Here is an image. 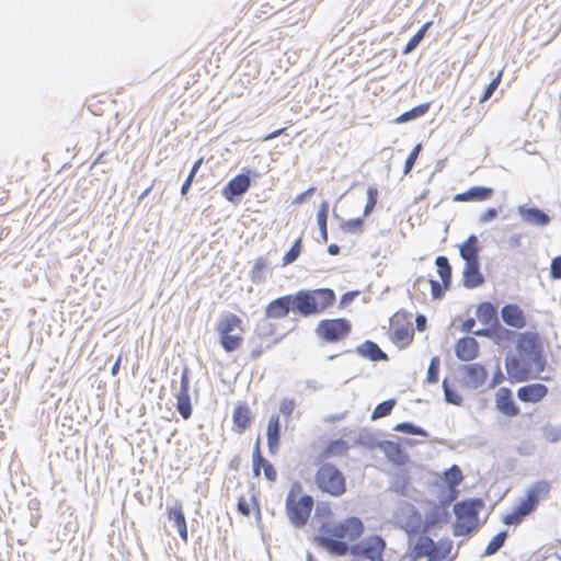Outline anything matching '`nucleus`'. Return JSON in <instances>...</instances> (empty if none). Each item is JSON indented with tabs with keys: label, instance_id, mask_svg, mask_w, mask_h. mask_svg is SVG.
<instances>
[{
	"label": "nucleus",
	"instance_id": "f257e3e1",
	"mask_svg": "<svg viewBox=\"0 0 561 561\" xmlns=\"http://www.w3.org/2000/svg\"><path fill=\"white\" fill-rule=\"evenodd\" d=\"M336 300L332 288L299 289L272 299L264 309L266 319H283L289 313L309 318L323 313Z\"/></svg>",
	"mask_w": 561,
	"mask_h": 561
},
{
	"label": "nucleus",
	"instance_id": "a18cd8bd",
	"mask_svg": "<svg viewBox=\"0 0 561 561\" xmlns=\"http://www.w3.org/2000/svg\"><path fill=\"white\" fill-rule=\"evenodd\" d=\"M243 342V337L240 334H219V343L227 353L237 351Z\"/></svg>",
	"mask_w": 561,
	"mask_h": 561
},
{
	"label": "nucleus",
	"instance_id": "58836bf2",
	"mask_svg": "<svg viewBox=\"0 0 561 561\" xmlns=\"http://www.w3.org/2000/svg\"><path fill=\"white\" fill-rule=\"evenodd\" d=\"M270 319H261L254 329V335L249 339L248 343L252 344L256 340L268 337L274 334L276 327L272 322L268 321Z\"/></svg>",
	"mask_w": 561,
	"mask_h": 561
},
{
	"label": "nucleus",
	"instance_id": "ea45409f",
	"mask_svg": "<svg viewBox=\"0 0 561 561\" xmlns=\"http://www.w3.org/2000/svg\"><path fill=\"white\" fill-rule=\"evenodd\" d=\"M442 388L444 392V400L446 401V403L456 407H460L463 403L462 396L458 392L454 385L449 383L448 378L443 379Z\"/></svg>",
	"mask_w": 561,
	"mask_h": 561
},
{
	"label": "nucleus",
	"instance_id": "69168bd1",
	"mask_svg": "<svg viewBox=\"0 0 561 561\" xmlns=\"http://www.w3.org/2000/svg\"><path fill=\"white\" fill-rule=\"evenodd\" d=\"M410 484V478L407 473H400L394 478L393 489L397 493L405 495L407 488Z\"/></svg>",
	"mask_w": 561,
	"mask_h": 561
},
{
	"label": "nucleus",
	"instance_id": "e2e57ef3",
	"mask_svg": "<svg viewBox=\"0 0 561 561\" xmlns=\"http://www.w3.org/2000/svg\"><path fill=\"white\" fill-rule=\"evenodd\" d=\"M457 495V491L453 490L451 488H447L446 490H440L438 493V504H435L436 506H442L447 510H449V505L454 501V499Z\"/></svg>",
	"mask_w": 561,
	"mask_h": 561
},
{
	"label": "nucleus",
	"instance_id": "338daca9",
	"mask_svg": "<svg viewBox=\"0 0 561 561\" xmlns=\"http://www.w3.org/2000/svg\"><path fill=\"white\" fill-rule=\"evenodd\" d=\"M191 388V370L187 366H184L181 370L180 377V389L178 393H190Z\"/></svg>",
	"mask_w": 561,
	"mask_h": 561
},
{
	"label": "nucleus",
	"instance_id": "20e7f679",
	"mask_svg": "<svg viewBox=\"0 0 561 561\" xmlns=\"http://www.w3.org/2000/svg\"><path fill=\"white\" fill-rule=\"evenodd\" d=\"M317 488L333 497L342 496L346 490V479L343 472L332 462H322L314 474Z\"/></svg>",
	"mask_w": 561,
	"mask_h": 561
},
{
	"label": "nucleus",
	"instance_id": "7ed1b4c3",
	"mask_svg": "<svg viewBox=\"0 0 561 561\" xmlns=\"http://www.w3.org/2000/svg\"><path fill=\"white\" fill-rule=\"evenodd\" d=\"M387 542L380 535L367 536L352 545L339 542L340 557L351 554L354 559L360 558L368 561H385L383 551Z\"/></svg>",
	"mask_w": 561,
	"mask_h": 561
},
{
	"label": "nucleus",
	"instance_id": "4468645a",
	"mask_svg": "<svg viewBox=\"0 0 561 561\" xmlns=\"http://www.w3.org/2000/svg\"><path fill=\"white\" fill-rule=\"evenodd\" d=\"M495 408L507 417H515L520 413V408L514 400L513 391L507 387H501L496 391Z\"/></svg>",
	"mask_w": 561,
	"mask_h": 561
},
{
	"label": "nucleus",
	"instance_id": "13d9d810",
	"mask_svg": "<svg viewBox=\"0 0 561 561\" xmlns=\"http://www.w3.org/2000/svg\"><path fill=\"white\" fill-rule=\"evenodd\" d=\"M435 265L437 268V274L440 278L453 276V267L447 256L437 255L435 259Z\"/></svg>",
	"mask_w": 561,
	"mask_h": 561
},
{
	"label": "nucleus",
	"instance_id": "c03bdc74",
	"mask_svg": "<svg viewBox=\"0 0 561 561\" xmlns=\"http://www.w3.org/2000/svg\"><path fill=\"white\" fill-rule=\"evenodd\" d=\"M270 460H267L265 457L261 454V443L260 437H257L253 449H252V473L253 477L257 478L261 474V469Z\"/></svg>",
	"mask_w": 561,
	"mask_h": 561
},
{
	"label": "nucleus",
	"instance_id": "7c9ffc66",
	"mask_svg": "<svg viewBox=\"0 0 561 561\" xmlns=\"http://www.w3.org/2000/svg\"><path fill=\"white\" fill-rule=\"evenodd\" d=\"M272 270L268 261L264 256H259L252 270L250 271V279L253 284H263L266 280L265 273Z\"/></svg>",
	"mask_w": 561,
	"mask_h": 561
},
{
	"label": "nucleus",
	"instance_id": "9b49d317",
	"mask_svg": "<svg viewBox=\"0 0 561 561\" xmlns=\"http://www.w3.org/2000/svg\"><path fill=\"white\" fill-rule=\"evenodd\" d=\"M461 371V383L468 389H478L482 387L488 379V370L480 363H468L459 367Z\"/></svg>",
	"mask_w": 561,
	"mask_h": 561
},
{
	"label": "nucleus",
	"instance_id": "79ce46f5",
	"mask_svg": "<svg viewBox=\"0 0 561 561\" xmlns=\"http://www.w3.org/2000/svg\"><path fill=\"white\" fill-rule=\"evenodd\" d=\"M333 216L336 219L341 220L340 228H341V230L343 232H346V233H359L364 229V225H365L364 218L365 217H363V216L362 217L352 218V219H348V220H344V219L340 218L339 215L335 211H333Z\"/></svg>",
	"mask_w": 561,
	"mask_h": 561
},
{
	"label": "nucleus",
	"instance_id": "2f4dec72",
	"mask_svg": "<svg viewBox=\"0 0 561 561\" xmlns=\"http://www.w3.org/2000/svg\"><path fill=\"white\" fill-rule=\"evenodd\" d=\"M431 103H422L412 108L403 112L399 116L393 119L396 124H403L408 122H413L417 118L423 117L430 110Z\"/></svg>",
	"mask_w": 561,
	"mask_h": 561
},
{
	"label": "nucleus",
	"instance_id": "cd10ccee",
	"mask_svg": "<svg viewBox=\"0 0 561 561\" xmlns=\"http://www.w3.org/2000/svg\"><path fill=\"white\" fill-rule=\"evenodd\" d=\"M481 249L478 237L471 233L459 247V255L462 260H479Z\"/></svg>",
	"mask_w": 561,
	"mask_h": 561
},
{
	"label": "nucleus",
	"instance_id": "412c9836",
	"mask_svg": "<svg viewBox=\"0 0 561 561\" xmlns=\"http://www.w3.org/2000/svg\"><path fill=\"white\" fill-rule=\"evenodd\" d=\"M404 523L402 524V529L407 533V535L411 538L414 534H419L423 531L424 522L420 511L412 503H405Z\"/></svg>",
	"mask_w": 561,
	"mask_h": 561
},
{
	"label": "nucleus",
	"instance_id": "4be33fe9",
	"mask_svg": "<svg viewBox=\"0 0 561 561\" xmlns=\"http://www.w3.org/2000/svg\"><path fill=\"white\" fill-rule=\"evenodd\" d=\"M252 419V411L247 403L239 402L236 404L232 411V423L237 433H244L251 426Z\"/></svg>",
	"mask_w": 561,
	"mask_h": 561
},
{
	"label": "nucleus",
	"instance_id": "bb28decb",
	"mask_svg": "<svg viewBox=\"0 0 561 561\" xmlns=\"http://www.w3.org/2000/svg\"><path fill=\"white\" fill-rule=\"evenodd\" d=\"M350 449V444L343 438L331 439L319 454V458L328 459L344 456Z\"/></svg>",
	"mask_w": 561,
	"mask_h": 561
},
{
	"label": "nucleus",
	"instance_id": "5701e85b",
	"mask_svg": "<svg viewBox=\"0 0 561 561\" xmlns=\"http://www.w3.org/2000/svg\"><path fill=\"white\" fill-rule=\"evenodd\" d=\"M282 436V423L278 414H273L267 423L266 438L267 449L271 455H275L279 449Z\"/></svg>",
	"mask_w": 561,
	"mask_h": 561
},
{
	"label": "nucleus",
	"instance_id": "e433bc0d",
	"mask_svg": "<svg viewBox=\"0 0 561 561\" xmlns=\"http://www.w3.org/2000/svg\"><path fill=\"white\" fill-rule=\"evenodd\" d=\"M393 431L405 434V435L421 436L423 438L430 437V433L427 430H425L424 427L416 425L410 421L397 423L393 426Z\"/></svg>",
	"mask_w": 561,
	"mask_h": 561
},
{
	"label": "nucleus",
	"instance_id": "680f3d73",
	"mask_svg": "<svg viewBox=\"0 0 561 561\" xmlns=\"http://www.w3.org/2000/svg\"><path fill=\"white\" fill-rule=\"evenodd\" d=\"M542 434L548 442L558 443L561 440V425H545Z\"/></svg>",
	"mask_w": 561,
	"mask_h": 561
},
{
	"label": "nucleus",
	"instance_id": "f03ea898",
	"mask_svg": "<svg viewBox=\"0 0 561 561\" xmlns=\"http://www.w3.org/2000/svg\"><path fill=\"white\" fill-rule=\"evenodd\" d=\"M319 534L314 536V542L324 548L330 554L340 557L339 542L355 541L362 537L365 530L363 520L357 516H350L342 522H323L319 526Z\"/></svg>",
	"mask_w": 561,
	"mask_h": 561
},
{
	"label": "nucleus",
	"instance_id": "aec40b11",
	"mask_svg": "<svg viewBox=\"0 0 561 561\" xmlns=\"http://www.w3.org/2000/svg\"><path fill=\"white\" fill-rule=\"evenodd\" d=\"M379 449L382 451L386 459L396 466H404L409 460L408 453L399 442L383 439L381 440Z\"/></svg>",
	"mask_w": 561,
	"mask_h": 561
},
{
	"label": "nucleus",
	"instance_id": "a19ab883",
	"mask_svg": "<svg viewBox=\"0 0 561 561\" xmlns=\"http://www.w3.org/2000/svg\"><path fill=\"white\" fill-rule=\"evenodd\" d=\"M176 411L183 420H188L193 414V405L190 393H176Z\"/></svg>",
	"mask_w": 561,
	"mask_h": 561
},
{
	"label": "nucleus",
	"instance_id": "de8ad7c7",
	"mask_svg": "<svg viewBox=\"0 0 561 561\" xmlns=\"http://www.w3.org/2000/svg\"><path fill=\"white\" fill-rule=\"evenodd\" d=\"M426 283H430L431 294H432V298L434 300H439V299H442L445 296V290L440 286V283L437 279H434V278H430L428 280H426L425 277L420 276L415 280L413 287H414V289H416V288L420 289L421 286L425 285Z\"/></svg>",
	"mask_w": 561,
	"mask_h": 561
},
{
	"label": "nucleus",
	"instance_id": "a211bd4d",
	"mask_svg": "<svg viewBox=\"0 0 561 561\" xmlns=\"http://www.w3.org/2000/svg\"><path fill=\"white\" fill-rule=\"evenodd\" d=\"M455 356L465 363L476 359L479 356V342L469 335L459 337L455 344Z\"/></svg>",
	"mask_w": 561,
	"mask_h": 561
},
{
	"label": "nucleus",
	"instance_id": "c85d7f7f",
	"mask_svg": "<svg viewBox=\"0 0 561 561\" xmlns=\"http://www.w3.org/2000/svg\"><path fill=\"white\" fill-rule=\"evenodd\" d=\"M533 512L528 510V507L519 501V503L513 508L512 512L503 515L502 523L507 526H517L519 525L524 518L530 515Z\"/></svg>",
	"mask_w": 561,
	"mask_h": 561
},
{
	"label": "nucleus",
	"instance_id": "423d86ee",
	"mask_svg": "<svg viewBox=\"0 0 561 561\" xmlns=\"http://www.w3.org/2000/svg\"><path fill=\"white\" fill-rule=\"evenodd\" d=\"M351 332L352 322L346 318L322 319L314 329L316 335L329 344L343 341Z\"/></svg>",
	"mask_w": 561,
	"mask_h": 561
},
{
	"label": "nucleus",
	"instance_id": "a878e982",
	"mask_svg": "<svg viewBox=\"0 0 561 561\" xmlns=\"http://www.w3.org/2000/svg\"><path fill=\"white\" fill-rule=\"evenodd\" d=\"M434 546V540L425 535L422 534L417 538L416 542L413 545V547L409 551V558L411 561H416L417 559L422 557H426L428 559V553H431L432 547Z\"/></svg>",
	"mask_w": 561,
	"mask_h": 561
},
{
	"label": "nucleus",
	"instance_id": "f704fd0d",
	"mask_svg": "<svg viewBox=\"0 0 561 561\" xmlns=\"http://www.w3.org/2000/svg\"><path fill=\"white\" fill-rule=\"evenodd\" d=\"M508 538V530L504 529L494 535L486 545L482 557H491L497 553L505 545Z\"/></svg>",
	"mask_w": 561,
	"mask_h": 561
},
{
	"label": "nucleus",
	"instance_id": "774afa93",
	"mask_svg": "<svg viewBox=\"0 0 561 561\" xmlns=\"http://www.w3.org/2000/svg\"><path fill=\"white\" fill-rule=\"evenodd\" d=\"M550 277L552 279H561V255H557L551 260Z\"/></svg>",
	"mask_w": 561,
	"mask_h": 561
},
{
	"label": "nucleus",
	"instance_id": "3c124183",
	"mask_svg": "<svg viewBox=\"0 0 561 561\" xmlns=\"http://www.w3.org/2000/svg\"><path fill=\"white\" fill-rule=\"evenodd\" d=\"M167 516L169 522H172L175 528L186 524L182 504L178 502L173 506L167 507Z\"/></svg>",
	"mask_w": 561,
	"mask_h": 561
},
{
	"label": "nucleus",
	"instance_id": "ddd939ff",
	"mask_svg": "<svg viewBox=\"0 0 561 561\" xmlns=\"http://www.w3.org/2000/svg\"><path fill=\"white\" fill-rule=\"evenodd\" d=\"M355 352L359 357L369 362H388V354L373 340H365L358 344L355 350H345L341 354Z\"/></svg>",
	"mask_w": 561,
	"mask_h": 561
},
{
	"label": "nucleus",
	"instance_id": "5fc2aeb1",
	"mask_svg": "<svg viewBox=\"0 0 561 561\" xmlns=\"http://www.w3.org/2000/svg\"><path fill=\"white\" fill-rule=\"evenodd\" d=\"M439 368H440V358L439 356H433L430 360L427 371H426V381L431 385L437 383L439 380Z\"/></svg>",
	"mask_w": 561,
	"mask_h": 561
},
{
	"label": "nucleus",
	"instance_id": "8fccbe9b",
	"mask_svg": "<svg viewBox=\"0 0 561 561\" xmlns=\"http://www.w3.org/2000/svg\"><path fill=\"white\" fill-rule=\"evenodd\" d=\"M302 251V237L297 238L282 259V266H287L297 261Z\"/></svg>",
	"mask_w": 561,
	"mask_h": 561
},
{
	"label": "nucleus",
	"instance_id": "393cba45",
	"mask_svg": "<svg viewBox=\"0 0 561 561\" xmlns=\"http://www.w3.org/2000/svg\"><path fill=\"white\" fill-rule=\"evenodd\" d=\"M477 319L482 324L495 325L499 321L497 307L491 301H482L476 310Z\"/></svg>",
	"mask_w": 561,
	"mask_h": 561
},
{
	"label": "nucleus",
	"instance_id": "09e8293b",
	"mask_svg": "<svg viewBox=\"0 0 561 561\" xmlns=\"http://www.w3.org/2000/svg\"><path fill=\"white\" fill-rule=\"evenodd\" d=\"M396 404H397V399L396 398H390V399H387V400L378 403L375 407V409H374V411H373V413L370 415V419L373 421H375V420H378V419L386 417V416L390 415L392 410H393V408L396 407Z\"/></svg>",
	"mask_w": 561,
	"mask_h": 561
},
{
	"label": "nucleus",
	"instance_id": "c756f323",
	"mask_svg": "<svg viewBox=\"0 0 561 561\" xmlns=\"http://www.w3.org/2000/svg\"><path fill=\"white\" fill-rule=\"evenodd\" d=\"M453 549V541L449 538H442L434 541L431 553H428V561H442L446 559Z\"/></svg>",
	"mask_w": 561,
	"mask_h": 561
},
{
	"label": "nucleus",
	"instance_id": "6ab92c4d",
	"mask_svg": "<svg viewBox=\"0 0 561 561\" xmlns=\"http://www.w3.org/2000/svg\"><path fill=\"white\" fill-rule=\"evenodd\" d=\"M549 389L545 383L533 382L517 389L516 396L523 403H538L546 398Z\"/></svg>",
	"mask_w": 561,
	"mask_h": 561
},
{
	"label": "nucleus",
	"instance_id": "603ef678",
	"mask_svg": "<svg viewBox=\"0 0 561 561\" xmlns=\"http://www.w3.org/2000/svg\"><path fill=\"white\" fill-rule=\"evenodd\" d=\"M204 163V157L198 158L192 165L186 179L181 185L180 193L182 196H186L191 190L192 183L202 164Z\"/></svg>",
	"mask_w": 561,
	"mask_h": 561
},
{
	"label": "nucleus",
	"instance_id": "72a5a7b5",
	"mask_svg": "<svg viewBox=\"0 0 561 561\" xmlns=\"http://www.w3.org/2000/svg\"><path fill=\"white\" fill-rule=\"evenodd\" d=\"M241 323L242 320L240 317L231 312H226L219 319L216 330L218 334L231 333L237 328H240Z\"/></svg>",
	"mask_w": 561,
	"mask_h": 561
},
{
	"label": "nucleus",
	"instance_id": "bf43d9fd",
	"mask_svg": "<svg viewBox=\"0 0 561 561\" xmlns=\"http://www.w3.org/2000/svg\"><path fill=\"white\" fill-rule=\"evenodd\" d=\"M423 149V146L421 142L416 144L412 150L410 151V153L408 154L405 161H404V167H403V174L404 175H408L414 168L415 165V162L419 158V154L420 152L422 151Z\"/></svg>",
	"mask_w": 561,
	"mask_h": 561
},
{
	"label": "nucleus",
	"instance_id": "f3484780",
	"mask_svg": "<svg viewBox=\"0 0 561 561\" xmlns=\"http://www.w3.org/2000/svg\"><path fill=\"white\" fill-rule=\"evenodd\" d=\"M502 321L514 329H523L527 325V319L523 308L513 302H507L501 308Z\"/></svg>",
	"mask_w": 561,
	"mask_h": 561
},
{
	"label": "nucleus",
	"instance_id": "6e6d98bb",
	"mask_svg": "<svg viewBox=\"0 0 561 561\" xmlns=\"http://www.w3.org/2000/svg\"><path fill=\"white\" fill-rule=\"evenodd\" d=\"M367 202L363 210V217L369 216L378 202L379 191L376 186H368L367 188Z\"/></svg>",
	"mask_w": 561,
	"mask_h": 561
},
{
	"label": "nucleus",
	"instance_id": "6e6552de",
	"mask_svg": "<svg viewBox=\"0 0 561 561\" xmlns=\"http://www.w3.org/2000/svg\"><path fill=\"white\" fill-rule=\"evenodd\" d=\"M314 500L309 494H302L298 500L286 501V514L293 526L304 528L312 512Z\"/></svg>",
	"mask_w": 561,
	"mask_h": 561
},
{
	"label": "nucleus",
	"instance_id": "473e14b6",
	"mask_svg": "<svg viewBox=\"0 0 561 561\" xmlns=\"http://www.w3.org/2000/svg\"><path fill=\"white\" fill-rule=\"evenodd\" d=\"M328 217H329V202L322 201L317 211V225L320 232V241L328 242Z\"/></svg>",
	"mask_w": 561,
	"mask_h": 561
},
{
	"label": "nucleus",
	"instance_id": "39448f33",
	"mask_svg": "<svg viewBox=\"0 0 561 561\" xmlns=\"http://www.w3.org/2000/svg\"><path fill=\"white\" fill-rule=\"evenodd\" d=\"M515 348L517 355L531 363L538 373L543 371L547 360L542 354V345L537 333H519L516 337Z\"/></svg>",
	"mask_w": 561,
	"mask_h": 561
},
{
	"label": "nucleus",
	"instance_id": "864d4df0",
	"mask_svg": "<svg viewBox=\"0 0 561 561\" xmlns=\"http://www.w3.org/2000/svg\"><path fill=\"white\" fill-rule=\"evenodd\" d=\"M494 190L490 186L477 185L470 187L471 202H484L491 199Z\"/></svg>",
	"mask_w": 561,
	"mask_h": 561
},
{
	"label": "nucleus",
	"instance_id": "f8f14e48",
	"mask_svg": "<svg viewBox=\"0 0 561 561\" xmlns=\"http://www.w3.org/2000/svg\"><path fill=\"white\" fill-rule=\"evenodd\" d=\"M533 364L518 355L511 353L505 356V369L512 383L523 382L529 379Z\"/></svg>",
	"mask_w": 561,
	"mask_h": 561
},
{
	"label": "nucleus",
	"instance_id": "c9c22d12",
	"mask_svg": "<svg viewBox=\"0 0 561 561\" xmlns=\"http://www.w3.org/2000/svg\"><path fill=\"white\" fill-rule=\"evenodd\" d=\"M433 21L425 22L417 31L416 33L408 41L404 48L402 49L403 55H408L412 53L416 47L421 44V42L424 39L427 31L432 27Z\"/></svg>",
	"mask_w": 561,
	"mask_h": 561
},
{
	"label": "nucleus",
	"instance_id": "b1692460",
	"mask_svg": "<svg viewBox=\"0 0 561 561\" xmlns=\"http://www.w3.org/2000/svg\"><path fill=\"white\" fill-rule=\"evenodd\" d=\"M451 514L449 510L434 505L426 512L424 527L427 529L442 528L450 522Z\"/></svg>",
	"mask_w": 561,
	"mask_h": 561
},
{
	"label": "nucleus",
	"instance_id": "0e129e2a",
	"mask_svg": "<svg viewBox=\"0 0 561 561\" xmlns=\"http://www.w3.org/2000/svg\"><path fill=\"white\" fill-rule=\"evenodd\" d=\"M412 336H413V331L399 325L392 330L391 337H392V341L396 343L403 342V341H407L408 343H410V341L412 340Z\"/></svg>",
	"mask_w": 561,
	"mask_h": 561
},
{
	"label": "nucleus",
	"instance_id": "0eeeda50",
	"mask_svg": "<svg viewBox=\"0 0 561 561\" xmlns=\"http://www.w3.org/2000/svg\"><path fill=\"white\" fill-rule=\"evenodd\" d=\"M260 176L261 173L259 171L243 167L239 174L234 175L226 183L221 190V195L229 203H239L252 185L251 178L256 179Z\"/></svg>",
	"mask_w": 561,
	"mask_h": 561
},
{
	"label": "nucleus",
	"instance_id": "052dcab7",
	"mask_svg": "<svg viewBox=\"0 0 561 561\" xmlns=\"http://www.w3.org/2000/svg\"><path fill=\"white\" fill-rule=\"evenodd\" d=\"M30 511V524L32 527H37L41 519V502L37 499H31L27 503Z\"/></svg>",
	"mask_w": 561,
	"mask_h": 561
},
{
	"label": "nucleus",
	"instance_id": "9d476101",
	"mask_svg": "<svg viewBox=\"0 0 561 561\" xmlns=\"http://www.w3.org/2000/svg\"><path fill=\"white\" fill-rule=\"evenodd\" d=\"M516 215L524 225L536 228L547 227L552 220L551 216L545 209L536 205H518L516 207Z\"/></svg>",
	"mask_w": 561,
	"mask_h": 561
},
{
	"label": "nucleus",
	"instance_id": "dca6fc26",
	"mask_svg": "<svg viewBox=\"0 0 561 561\" xmlns=\"http://www.w3.org/2000/svg\"><path fill=\"white\" fill-rule=\"evenodd\" d=\"M462 285L467 289H474L485 283V277L481 272L480 260H463Z\"/></svg>",
	"mask_w": 561,
	"mask_h": 561
},
{
	"label": "nucleus",
	"instance_id": "4d7b16f0",
	"mask_svg": "<svg viewBox=\"0 0 561 561\" xmlns=\"http://www.w3.org/2000/svg\"><path fill=\"white\" fill-rule=\"evenodd\" d=\"M502 75L503 70H500L497 75L489 82V84L485 87L482 95L479 99V103L482 104L486 102L489 99H491V96L494 94V92L496 91L502 81Z\"/></svg>",
	"mask_w": 561,
	"mask_h": 561
},
{
	"label": "nucleus",
	"instance_id": "1a4fd4ad",
	"mask_svg": "<svg viewBox=\"0 0 561 561\" xmlns=\"http://www.w3.org/2000/svg\"><path fill=\"white\" fill-rule=\"evenodd\" d=\"M484 507V501L481 497L463 499L454 504L453 512L456 517V526L458 533L460 519H468V522L478 524L479 512Z\"/></svg>",
	"mask_w": 561,
	"mask_h": 561
},
{
	"label": "nucleus",
	"instance_id": "37998d69",
	"mask_svg": "<svg viewBox=\"0 0 561 561\" xmlns=\"http://www.w3.org/2000/svg\"><path fill=\"white\" fill-rule=\"evenodd\" d=\"M517 336L518 334L514 330L504 328L500 322L493 325L492 340L496 344L513 342Z\"/></svg>",
	"mask_w": 561,
	"mask_h": 561
},
{
	"label": "nucleus",
	"instance_id": "49530a36",
	"mask_svg": "<svg viewBox=\"0 0 561 561\" xmlns=\"http://www.w3.org/2000/svg\"><path fill=\"white\" fill-rule=\"evenodd\" d=\"M443 479L447 488H456L463 480V474L459 466L453 465L443 472Z\"/></svg>",
	"mask_w": 561,
	"mask_h": 561
},
{
	"label": "nucleus",
	"instance_id": "4c0bfd02",
	"mask_svg": "<svg viewBox=\"0 0 561 561\" xmlns=\"http://www.w3.org/2000/svg\"><path fill=\"white\" fill-rule=\"evenodd\" d=\"M355 444L366 447L369 450L380 448L381 440L376 437V434L369 430L363 428L359 431L355 438Z\"/></svg>",
	"mask_w": 561,
	"mask_h": 561
},
{
	"label": "nucleus",
	"instance_id": "2eb2a0df",
	"mask_svg": "<svg viewBox=\"0 0 561 561\" xmlns=\"http://www.w3.org/2000/svg\"><path fill=\"white\" fill-rule=\"evenodd\" d=\"M551 490V483L548 480H538L527 490L525 497L520 501L533 513L537 510L541 500H543Z\"/></svg>",
	"mask_w": 561,
	"mask_h": 561
}]
</instances>
